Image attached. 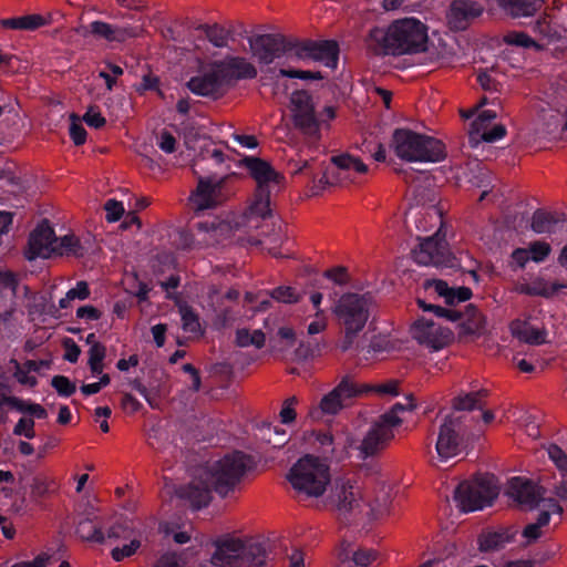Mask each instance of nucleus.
Listing matches in <instances>:
<instances>
[{"mask_svg":"<svg viewBox=\"0 0 567 567\" xmlns=\"http://www.w3.org/2000/svg\"><path fill=\"white\" fill-rule=\"evenodd\" d=\"M252 467L250 455L241 451L226 454L205 473L206 480L179 485L175 491L176 496L187 501L193 509H200L210 503L213 491L221 497L227 496Z\"/></svg>","mask_w":567,"mask_h":567,"instance_id":"obj_1","label":"nucleus"},{"mask_svg":"<svg viewBox=\"0 0 567 567\" xmlns=\"http://www.w3.org/2000/svg\"><path fill=\"white\" fill-rule=\"evenodd\" d=\"M427 41L426 25L415 18L394 20L388 28L374 27L367 37L369 51L378 56L425 52Z\"/></svg>","mask_w":567,"mask_h":567,"instance_id":"obj_2","label":"nucleus"},{"mask_svg":"<svg viewBox=\"0 0 567 567\" xmlns=\"http://www.w3.org/2000/svg\"><path fill=\"white\" fill-rule=\"evenodd\" d=\"M257 76L254 64L240 56H226L200 66L198 73L192 76L187 89L195 95L218 100L239 80H250Z\"/></svg>","mask_w":567,"mask_h":567,"instance_id":"obj_3","label":"nucleus"},{"mask_svg":"<svg viewBox=\"0 0 567 567\" xmlns=\"http://www.w3.org/2000/svg\"><path fill=\"white\" fill-rule=\"evenodd\" d=\"M390 146L399 158L411 163H437L445 157V147L441 141L410 128H395Z\"/></svg>","mask_w":567,"mask_h":567,"instance_id":"obj_4","label":"nucleus"},{"mask_svg":"<svg viewBox=\"0 0 567 567\" xmlns=\"http://www.w3.org/2000/svg\"><path fill=\"white\" fill-rule=\"evenodd\" d=\"M212 564L218 567H270L267 544L249 540L243 543L235 538L219 539L215 543Z\"/></svg>","mask_w":567,"mask_h":567,"instance_id":"obj_5","label":"nucleus"},{"mask_svg":"<svg viewBox=\"0 0 567 567\" xmlns=\"http://www.w3.org/2000/svg\"><path fill=\"white\" fill-rule=\"evenodd\" d=\"M53 254L82 257L84 255V248L80 239L74 235H65L58 238L50 223L43 219L37 228L31 231L28 240V249L24 255L28 260H34L39 257L49 258Z\"/></svg>","mask_w":567,"mask_h":567,"instance_id":"obj_6","label":"nucleus"},{"mask_svg":"<svg viewBox=\"0 0 567 567\" xmlns=\"http://www.w3.org/2000/svg\"><path fill=\"white\" fill-rule=\"evenodd\" d=\"M287 480L298 494L319 497L331 482L330 466L326 461L307 454L291 466Z\"/></svg>","mask_w":567,"mask_h":567,"instance_id":"obj_7","label":"nucleus"},{"mask_svg":"<svg viewBox=\"0 0 567 567\" xmlns=\"http://www.w3.org/2000/svg\"><path fill=\"white\" fill-rule=\"evenodd\" d=\"M334 315L344 331L341 350H349L370 317V298L353 292L344 293L334 307Z\"/></svg>","mask_w":567,"mask_h":567,"instance_id":"obj_8","label":"nucleus"},{"mask_svg":"<svg viewBox=\"0 0 567 567\" xmlns=\"http://www.w3.org/2000/svg\"><path fill=\"white\" fill-rule=\"evenodd\" d=\"M497 496L498 487L494 475L477 474L470 481L461 482L453 498L463 513H471L491 506Z\"/></svg>","mask_w":567,"mask_h":567,"instance_id":"obj_9","label":"nucleus"},{"mask_svg":"<svg viewBox=\"0 0 567 567\" xmlns=\"http://www.w3.org/2000/svg\"><path fill=\"white\" fill-rule=\"evenodd\" d=\"M474 442V434L466 425V416L447 415L439 427L435 444L436 453L441 461H447Z\"/></svg>","mask_w":567,"mask_h":567,"instance_id":"obj_10","label":"nucleus"},{"mask_svg":"<svg viewBox=\"0 0 567 567\" xmlns=\"http://www.w3.org/2000/svg\"><path fill=\"white\" fill-rule=\"evenodd\" d=\"M292 121L303 135L320 137L321 120L315 110L312 96L305 90H296L290 96Z\"/></svg>","mask_w":567,"mask_h":567,"instance_id":"obj_11","label":"nucleus"},{"mask_svg":"<svg viewBox=\"0 0 567 567\" xmlns=\"http://www.w3.org/2000/svg\"><path fill=\"white\" fill-rule=\"evenodd\" d=\"M248 41L254 55L262 64H270L285 55L295 56L296 39L266 33L251 37Z\"/></svg>","mask_w":567,"mask_h":567,"instance_id":"obj_12","label":"nucleus"},{"mask_svg":"<svg viewBox=\"0 0 567 567\" xmlns=\"http://www.w3.org/2000/svg\"><path fill=\"white\" fill-rule=\"evenodd\" d=\"M412 254L415 262L422 266L450 269L460 266L457 258L450 252L446 241L440 238L439 234L424 238Z\"/></svg>","mask_w":567,"mask_h":567,"instance_id":"obj_13","label":"nucleus"},{"mask_svg":"<svg viewBox=\"0 0 567 567\" xmlns=\"http://www.w3.org/2000/svg\"><path fill=\"white\" fill-rule=\"evenodd\" d=\"M361 395V389L355 384L349 375L341 379L339 384L333 388L329 393L322 396L318 408L311 410L312 417L328 414L334 415L344 406L347 401Z\"/></svg>","mask_w":567,"mask_h":567,"instance_id":"obj_14","label":"nucleus"},{"mask_svg":"<svg viewBox=\"0 0 567 567\" xmlns=\"http://www.w3.org/2000/svg\"><path fill=\"white\" fill-rule=\"evenodd\" d=\"M339 45L334 40H298L296 39L295 56L298 60L317 61L330 69L339 62Z\"/></svg>","mask_w":567,"mask_h":567,"instance_id":"obj_15","label":"nucleus"},{"mask_svg":"<svg viewBox=\"0 0 567 567\" xmlns=\"http://www.w3.org/2000/svg\"><path fill=\"white\" fill-rule=\"evenodd\" d=\"M412 336L420 344L434 351L443 349L453 339V332L449 328L425 319L415 321L412 327Z\"/></svg>","mask_w":567,"mask_h":567,"instance_id":"obj_16","label":"nucleus"},{"mask_svg":"<svg viewBox=\"0 0 567 567\" xmlns=\"http://www.w3.org/2000/svg\"><path fill=\"white\" fill-rule=\"evenodd\" d=\"M543 494L544 489L532 480L516 476L508 482L507 495L525 509L539 506L545 501Z\"/></svg>","mask_w":567,"mask_h":567,"instance_id":"obj_17","label":"nucleus"},{"mask_svg":"<svg viewBox=\"0 0 567 567\" xmlns=\"http://www.w3.org/2000/svg\"><path fill=\"white\" fill-rule=\"evenodd\" d=\"M394 439V430L377 419L365 433L359 446L362 458L373 457L385 450Z\"/></svg>","mask_w":567,"mask_h":567,"instance_id":"obj_18","label":"nucleus"},{"mask_svg":"<svg viewBox=\"0 0 567 567\" xmlns=\"http://www.w3.org/2000/svg\"><path fill=\"white\" fill-rule=\"evenodd\" d=\"M221 187L212 178H199L197 187L189 196V205L196 214L212 209L220 203Z\"/></svg>","mask_w":567,"mask_h":567,"instance_id":"obj_19","label":"nucleus"},{"mask_svg":"<svg viewBox=\"0 0 567 567\" xmlns=\"http://www.w3.org/2000/svg\"><path fill=\"white\" fill-rule=\"evenodd\" d=\"M375 559V550L357 547L348 540H342L337 550L336 567H369Z\"/></svg>","mask_w":567,"mask_h":567,"instance_id":"obj_20","label":"nucleus"},{"mask_svg":"<svg viewBox=\"0 0 567 567\" xmlns=\"http://www.w3.org/2000/svg\"><path fill=\"white\" fill-rule=\"evenodd\" d=\"M76 535L89 543L103 544L106 538L117 539L123 536L125 528L122 524H115L111 526L105 535L102 532L101 525L95 518H83L78 523Z\"/></svg>","mask_w":567,"mask_h":567,"instance_id":"obj_21","label":"nucleus"},{"mask_svg":"<svg viewBox=\"0 0 567 567\" xmlns=\"http://www.w3.org/2000/svg\"><path fill=\"white\" fill-rule=\"evenodd\" d=\"M482 12L483 7L476 1L454 0L447 12L449 24L454 30H464Z\"/></svg>","mask_w":567,"mask_h":567,"instance_id":"obj_22","label":"nucleus"},{"mask_svg":"<svg viewBox=\"0 0 567 567\" xmlns=\"http://www.w3.org/2000/svg\"><path fill=\"white\" fill-rule=\"evenodd\" d=\"M244 164L256 181L257 189H270L271 186H278L284 178L268 162L259 157L247 156Z\"/></svg>","mask_w":567,"mask_h":567,"instance_id":"obj_23","label":"nucleus"},{"mask_svg":"<svg viewBox=\"0 0 567 567\" xmlns=\"http://www.w3.org/2000/svg\"><path fill=\"white\" fill-rule=\"evenodd\" d=\"M332 499L336 502L338 512L344 515L346 522L349 520L347 515L351 514L360 504L353 484L343 477L334 481Z\"/></svg>","mask_w":567,"mask_h":567,"instance_id":"obj_24","label":"nucleus"},{"mask_svg":"<svg viewBox=\"0 0 567 567\" xmlns=\"http://www.w3.org/2000/svg\"><path fill=\"white\" fill-rule=\"evenodd\" d=\"M87 32L97 40L107 42H124L135 35L132 28L114 25L104 21H93L87 25Z\"/></svg>","mask_w":567,"mask_h":567,"instance_id":"obj_25","label":"nucleus"},{"mask_svg":"<svg viewBox=\"0 0 567 567\" xmlns=\"http://www.w3.org/2000/svg\"><path fill=\"white\" fill-rule=\"evenodd\" d=\"M532 30L536 34L537 41L544 44V49L548 44L559 42L567 31L557 22H554L548 13L540 16L534 22Z\"/></svg>","mask_w":567,"mask_h":567,"instance_id":"obj_26","label":"nucleus"},{"mask_svg":"<svg viewBox=\"0 0 567 567\" xmlns=\"http://www.w3.org/2000/svg\"><path fill=\"white\" fill-rule=\"evenodd\" d=\"M485 328V318L473 305H467L458 324L460 338L478 337Z\"/></svg>","mask_w":567,"mask_h":567,"instance_id":"obj_27","label":"nucleus"},{"mask_svg":"<svg viewBox=\"0 0 567 567\" xmlns=\"http://www.w3.org/2000/svg\"><path fill=\"white\" fill-rule=\"evenodd\" d=\"M513 539V535L508 530H489L478 536V549L482 553H493L503 549Z\"/></svg>","mask_w":567,"mask_h":567,"instance_id":"obj_28","label":"nucleus"},{"mask_svg":"<svg viewBox=\"0 0 567 567\" xmlns=\"http://www.w3.org/2000/svg\"><path fill=\"white\" fill-rule=\"evenodd\" d=\"M544 0H499V6L513 18L534 16Z\"/></svg>","mask_w":567,"mask_h":567,"instance_id":"obj_29","label":"nucleus"},{"mask_svg":"<svg viewBox=\"0 0 567 567\" xmlns=\"http://www.w3.org/2000/svg\"><path fill=\"white\" fill-rule=\"evenodd\" d=\"M488 391L481 389L467 393H460L452 401V406L455 411H473L482 410L485 405V399Z\"/></svg>","mask_w":567,"mask_h":567,"instance_id":"obj_30","label":"nucleus"},{"mask_svg":"<svg viewBox=\"0 0 567 567\" xmlns=\"http://www.w3.org/2000/svg\"><path fill=\"white\" fill-rule=\"evenodd\" d=\"M195 29L202 31L206 39L216 48H225L230 39L234 40L233 30L225 29L218 23H200Z\"/></svg>","mask_w":567,"mask_h":567,"instance_id":"obj_31","label":"nucleus"},{"mask_svg":"<svg viewBox=\"0 0 567 567\" xmlns=\"http://www.w3.org/2000/svg\"><path fill=\"white\" fill-rule=\"evenodd\" d=\"M513 333L522 341L539 346L546 342V332L530 326L526 321H516L512 324Z\"/></svg>","mask_w":567,"mask_h":567,"instance_id":"obj_32","label":"nucleus"},{"mask_svg":"<svg viewBox=\"0 0 567 567\" xmlns=\"http://www.w3.org/2000/svg\"><path fill=\"white\" fill-rule=\"evenodd\" d=\"M177 307L181 315L182 329L187 333L197 337L202 336L204 331L202 329L200 319L194 308L186 302L177 303Z\"/></svg>","mask_w":567,"mask_h":567,"instance_id":"obj_33","label":"nucleus"},{"mask_svg":"<svg viewBox=\"0 0 567 567\" xmlns=\"http://www.w3.org/2000/svg\"><path fill=\"white\" fill-rule=\"evenodd\" d=\"M44 18L40 14H29L16 18H6L0 20V25L4 29L29 30L33 31L44 24Z\"/></svg>","mask_w":567,"mask_h":567,"instance_id":"obj_34","label":"nucleus"},{"mask_svg":"<svg viewBox=\"0 0 567 567\" xmlns=\"http://www.w3.org/2000/svg\"><path fill=\"white\" fill-rule=\"evenodd\" d=\"M415 409V404L413 403L412 395L406 396V402L401 403L396 402L394 403L390 410L381 414L378 419L381 420L383 423L392 427L393 430L402 424V419L399 416L400 413L405 411H412Z\"/></svg>","mask_w":567,"mask_h":567,"instance_id":"obj_35","label":"nucleus"},{"mask_svg":"<svg viewBox=\"0 0 567 567\" xmlns=\"http://www.w3.org/2000/svg\"><path fill=\"white\" fill-rule=\"evenodd\" d=\"M558 223L554 214L537 209L532 217V229L537 234H551L557 230Z\"/></svg>","mask_w":567,"mask_h":567,"instance_id":"obj_36","label":"nucleus"},{"mask_svg":"<svg viewBox=\"0 0 567 567\" xmlns=\"http://www.w3.org/2000/svg\"><path fill=\"white\" fill-rule=\"evenodd\" d=\"M564 288H567V284H560L558 281L549 282L545 279H537L526 287L525 292L529 296L551 298Z\"/></svg>","mask_w":567,"mask_h":567,"instance_id":"obj_37","label":"nucleus"},{"mask_svg":"<svg viewBox=\"0 0 567 567\" xmlns=\"http://www.w3.org/2000/svg\"><path fill=\"white\" fill-rule=\"evenodd\" d=\"M30 488L31 498L35 503H40L43 498L48 497L58 489V484L47 476L37 475L32 478Z\"/></svg>","mask_w":567,"mask_h":567,"instance_id":"obj_38","label":"nucleus"},{"mask_svg":"<svg viewBox=\"0 0 567 567\" xmlns=\"http://www.w3.org/2000/svg\"><path fill=\"white\" fill-rule=\"evenodd\" d=\"M265 341L266 336L260 329L250 331L243 328L236 331V344L240 348L254 346L257 349H261L265 346Z\"/></svg>","mask_w":567,"mask_h":567,"instance_id":"obj_39","label":"nucleus"},{"mask_svg":"<svg viewBox=\"0 0 567 567\" xmlns=\"http://www.w3.org/2000/svg\"><path fill=\"white\" fill-rule=\"evenodd\" d=\"M504 42L508 45L519 47L524 49H534L535 51H543L544 44H540L536 39H533L523 31H511L504 35Z\"/></svg>","mask_w":567,"mask_h":567,"instance_id":"obj_40","label":"nucleus"},{"mask_svg":"<svg viewBox=\"0 0 567 567\" xmlns=\"http://www.w3.org/2000/svg\"><path fill=\"white\" fill-rule=\"evenodd\" d=\"M270 189H256L255 200L250 205L251 214L260 216L262 219L270 216Z\"/></svg>","mask_w":567,"mask_h":567,"instance_id":"obj_41","label":"nucleus"},{"mask_svg":"<svg viewBox=\"0 0 567 567\" xmlns=\"http://www.w3.org/2000/svg\"><path fill=\"white\" fill-rule=\"evenodd\" d=\"M332 163L342 171H354L363 174L368 171V166L359 158L350 154H341L332 157Z\"/></svg>","mask_w":567,"mask_h":567,"instance_id":"obj_42","label":"nucleus"},{"mask_svg":"<svg viewBox=\"0 0 567 567\" xmlns=\"http://www.w3.org/2000/svg\"><path fill=\"white\" fill-rule=\"evenodd\" d=\"M361 389V395L370 392L378 393L380 395H391L396 396L399 395V382L396 380H389L385 383L382 384H375V385H359Z\"/></svg>","mask_w":567,"mask_h":567,"instance_id":"obj_43","label":"nucleus"},{"mask_svg":"<svg viewBox=\"0 0 567 567\" xmlns=\"http://www.w3.org/2000/svg\"><path fill=\"white\" fill-rule=\"evenodd\" d=\"M270 297L279 302L296 303L300 299V295L295 288L289 286H280L270 291Z\"/></svg>","mask_w":567,"mask_h":567,"instance_id":"obj_44","label":"nucleus"},{"mask_svg":"<svg viewBox=\"0 0 567 567\" xmlns=\"http://www.w3.org/2000/svg\"><path fill=\"white\" fill-rule=\"evenodd\" d=\"M51 385L63 398H69L76 391L75 383L64 375H54L51 380Z\"/></svg>","mask_w":567,"mask_h":567,"instance_id":"obj_45","label":"nucleus"},{"mask_svg":"<svg viewBox=\"0 0 567 567\" xmlns=\"http://www.w3.org/2000/svg\"><path fill=\"white\" fill-rule=\"evenodd\" d=\"M278 75L282 78L289 79H299L303 81L309 80H322L323 75L319 71H305V70H295V69H279Z\"/></svg>","mask_w":567,"mask_h":567,"instance_id":"obj_46","label":"nucleus"},{"mask_svg":"<svg viewBox=\"0 0 567 567\" xmlns=\"http://www.w3.org/2000/svg\"><path fill=\"white\" fill-rule=\"evenodd\" d=\"M70 118V137L75 145H83L86 141V131L75 114H71Z\"/></svg>","mask_w":567,"mask_h":567,"instance_id":"obj_47","label":"nucleus"},{"mask_svg":"<svg viewBox=\"0 0 567 567\" xmlns=\"http://www.w3.org/2000/svg\"><path fill=\"white\" fill-rule=\"evenodd\" d=\"M527 250H529L530 260L543 262L549 256L551 248L548 243L537 240L532 243Z\"/></svg>","mask_w":567,"mask_h":567,"instance_id":"obj_48","label":"nucleus"},{"mask_svg":"<svg viewBox=\"0 0 567 567\" xmlns=\"http://www.w3.org/2000/svg\"><path fill=\"white\" fill-rule=\"evenodd\" d=\"M141 547L140 539H132L130 544H125L122 547H115L111 551V556L115 561H121L126 557H131L134 555L137 549Z\"/></svg>","mask_w":567,"mask_h":567,"instance_id":"obj_49","label":"nucleus"},{"mask_svg":"<svg viewBox=\"0 0 567 567\" xmlns=\"http://www.w3.org/2000/svg\"><path fill=\"white\" fill-rule=\"evenodd\" d=\"M104 209L106 212L105 219L109 223H115L121 219L124 215L125 209L122 202L116 199H109L104 205Z\"/></svg>","mask_w":567,"mask_h":567,"instance_id":"obj_50","label":"nucleus"},{"mask_svg":"<svg viewBox=\"0 0 567 567\" xmlns=\"http://www.w3.org/2000/svg\"><path fill=\"white\" fill-rule=\"evenodd\" d=\"M322 279H328L331 280L334 285L343 286L349 281L348 270L342 266L327 269L322 274Z\"/></svg>","mask_w":567,"mask_h":567,"instance_id":"obj_51","label":"nucleus"},{"mask_svg":"<svg viewBox=\"0 0 567 567\" xmlns=\"http://www.w3.org/2000/svg\"><path fill=\"white\" fill-rule=\"evenodd\" d=\"M62 346L64 348L63 359L70 363L78 362L79 357L81 354V349L75 343V341L71 338H64L62 341Z\"/></svg>","mask_w":567,"mask_h":567,"instance_id":"obj_52","label":"nucleus"},{"mask_svg":"<svg viewBox=\"0 0 567 567\" xmlns=\"http://www.w3.org/2000/svg\"><path fill=\"white\" fill-rule=\"evenodd\" d=\"M298 400L296 396H290L287 400H285L281 411H280V420L284 424H289L295 421L296 419V411L295 405L297 404Z\"/></svg>","mask_w":567,"mask_h":567,"instance_id":"obj_53","label":"nucleus"},{"mask_svg":"<svg viewBox=\"0 0 567 567\" xmlns=\"http://www.w3.org/2000/svg\"><path fill=\"white\" fill-rule=\"evenodd\" d=\"M33 427L34 421L32 419L21 417L14 425L13 434L19 436L23 435L27 439H33L35 436Z\"/></svg>","mask_w":567,"mask_h":567,"instance_id":"obj_54","label":"nucleus"},{"mask_svg":"<svg viewBox=\"0 0 567 567\" xmlns=\"http://www.w3.org/2000/svg\"><path fill=\"white\" fill-rule=\"evenodd\" d=\"M11 363H13L16 368L13 375L20 384L29 385L31 388L38 384L37 378L29 375V371L25 368H22L16 359H12Z\"/></svg>","mask_w":567,"mask_h":567,"instance_id":"obj_55","label":"nucleus"},{"mask_svg":"<svg viewBox=\"0 0 567 567\" xmlns=\"http://www.w3.org/2000/svg\"><path fill=\"white\" fill-rule=\"evenodd\" d=\"M450 297H447L446 305L454 306L457 302L467 301L472 297V290L468 287H457L450 289Z\"/></svg>","mask_w":567,"mask_h":567,"instance_id":"obj_56","label":"nucleus"},{"mask_svg":"<svg viewBox=\"0 0 567 567\" xmlns=\"http://www.w3.org/2000/svg\"><path fill=\"white\" fill-rule=\"evenodd\" d=\"M549 458L561 470L567 465V454L557 444H550L547 449Z\"/></svg>","mask_w":567,"mask_h":567,"instance_id":"obj_57","label":"nucleus"},{"mask_svg":"<svg viewBox=\"0 0 567 567\" xmlns=\"http://www.w3.org/2000/svg\"><path fill=\"white\" fill-rule=\"evenodd\" d=\"M157 145L164 153L172 154L176 150V138L171 132L164 130L158 136Z\"/></svg>","mask_w":567,"mask_h":567,"instance_id":"obj_58","label":"nucleus"},{"mask_svg":"<svg viewBox=\"0 0 567 567\" xmlns=\"http://www.w3.org/2000/svg\"><path fill=\"white\" fill-rule=\"evenodd\" d=\"M496 118V112L492 110L482 111L472 123V131L478 133L480 130L488 125Z\"/></svg>","mask_w":567,"mask_h":567,"instance_id":"obj_59","label":"nucleus"},{"mask_svg":"<svg viewBox=\"0 0 567 567\" xmlns=\"http://www.w3.org/2000/svg\"><path fill=\"white\" fill-rule=\"evenodd\" d=\"M83 120L89 126L94 128H101L106 123L102 114L99 111H96L93 106L87 109V111L83 115Z\"/></svg>","mask_w":567,"mask_h":567,"instance_id":"obj_60","label":"nucleus"},{"mask_svg":"<svg viewBox=\"0 0 567 567\" xmlns=\"http://www.w3.org/2000/svg\"><path fill=\"white\" fill-rule=\"evenodd\" d=\"M316 442L319 444V449L323 455L332 454L333 452V436L328 432L316 433Z\"/></svg>","mask_w":567,"mask_h":567,"instance_id":"obj_61","label":"nucleus"},{"mask_svg":"<svg viewBox=\"0 0 567 567\" xmlns=\"http://www.w3.org/2000/svg\"><path fill=\"white\" fill-rule=\"evenodd\" d=\"M52 555L49 553L39 554L33 560L19 561L13 564L11 567H48L51 563Z\"/></svg>","mask_w":567,"mask_h":567,"instance_id":"obj_62","label":"nucleus"},{"mask_svg":"<svg viewBox=\"0 0 567 567\" xmlns=\"http://www.w3.org/2000/svg\"><path fill=\"white\" fill-rule=\"evenodd\" d=\"M506 135V127L503 124H497L491 130L484 131L482 134L483 141L494 143L502 140Z\"/></svg>","mask_w":567,"mask_h":567,"instance_id":"obj_63","label":"nucleus"},{"mask_svg":"<svg viewBox=\"0 0 567 567\" xmlns=\"http://www.w3.org/2000/svg\"><path fill=\"white\" fill-rule=\"evenodd\" d=\"M153 567H184L179 557L175 553H166L162 555Z\"/></svg>","mask_w":567,"mask_h":567,"instance_id":"obj_64","label":"nucleus"}]
</instances>
